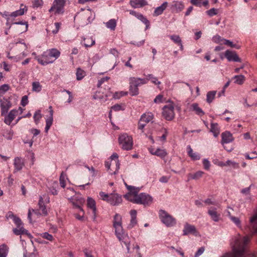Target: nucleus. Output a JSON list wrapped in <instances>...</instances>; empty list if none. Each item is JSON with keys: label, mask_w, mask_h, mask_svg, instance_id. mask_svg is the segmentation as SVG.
I'll return each instance as SVG.
<instances>
[{"label": "nucleus", "mask_w": 257, "mask_h": 257, "mask_svg": "<svg viewBox=\"0 0 257 257\" xmlns=\"http://www.w3.org/2000/svg\"><path fill=\"white\" fill-rule=\"evenodd\" d=\"M154 118V115L152 112H147L143 114L138 122V129L144 133L145 126L149 122L152 121Z\"/></svg>", "instance_id": "0eeeda50"}, {"label": "nucleus", "mask_w": 257, "mask_h": 257, "mask_svg": "<svg viewBox=\"0 0 257 257\" xmlns=\"http://www.w3.org/2000/svg\"><path fill=\"white\" fill-rule=\"evenodd\" d=\"M105 26L107 28L114 30L116 26V21L115 19H111L105 23Z\"/></svg>", "instance_id": "58836bf2"}, {"label": "nucleus", "mask_w": 257, "mask_h": 257, "mask_svg": "<svg viewBox=\"0 0 257 257\" xmlns=\"http://www.w3.org/2000/svg\"><path fill=\"white\" fill-rule=\"evenodd\" d=\"M223 38H222L221 37H220L219 35H216L213 37V41L216 43H219L221 41H223Z\"/></svg>", "instance_id": "e2e57ef3"}, {"label": "nucleus", "mask_w": 257, "mask_h": 257, "mask_svg": "<svg viewBox=\"0 0 257 257\" xmlns=\"http://www.w3.org/2000/svg\"><path fill=\"white\" fill-rule=\"evenodd\" d=\"M85 47H90L95 44V41L92 37L87 36L83 38L81 42Z\"/></svg>", "instance_id": "5701e85b"}, {"label": "nucleus", "mask_w": 257, "mask_h": 257, "mask_svg": "<svg viewBox=\"0 0 257 257\" xmlns=\"http://www.w3.org/2000/svg\"><path fill=\"white\" fill-rule=\"evenodd\" d=\"M78 15L84 21L86 24L90 23L94 19L92 12L89 9L83 13H78Z\"/></svg>", "instance_id": "9b49d317"}, {"label": "nucleus", "mask_w": 257, "mask_h": 257, "mask_svg": "<svg viewBox=\"0 0 257 257\" xmlns=\"http://www.w3.org/2000/svg\"><path fill=\"white\" fill-rule=\"evenodd\" d=\"M203 166H204V168L205 170H209V168H210V162L209 161L207 160V159H204L203 161Z\"/></svg>", "instance_id": "0e129e2a"}, {"label": "nucleus", "mask_w": 257, "mask_h": 257, "mask_svg": "<svg viewBox=\"0 0 257 257\" xmlns=\"http://www.w3.org/2000/svg\"><path fill=\"white\" fill-rule=\"evenodd\" d=\"M87 201L88 207L91 208L92 210L93 213L95 214L96 209L95 200L91 197H88Z\"/></svg>", "instance_id": "c9c22d12"}, {"label": "nucleus", "mask_w": 257, "mask_h": 257, "mask_svg": "<svg viewBox=\"0 0 257 257\" xmlns=\"http://www.w3.org/2000/svg\"><path fill=\"white\" fill-rule=\"evenodd\" d=\"M210 131L213 133L215 137H217L220 133V129L218 123H211Z\"/></svg>", "instance_id": "c85d7f7f"}, {"label": "nucleus", "mask_w": 257, "mask_h": 257, "mask_svg": "<svg viewBox=\"0 0 257 257\" xmlns=\"http://www.w3.org/2000/svg\"><path fill=\"white\" fill-rule=\"evenodd\" d=\"M171 8L176 12H179L184 9V6L182 2L176 1L174 2Z\"/></svg>", "instance_id": "bb28decb"}, {"label": "nucleus", "mask_w": 257, "mask_h": 257, "mask_svg": "<svg viewBox=\"0 0 257 257\" xmlns=\"http://www.w3.org/2000/svg\"><path fill=\"white\" fill-rule=\"evenodd\" d=\"M204 250H205V248L204 247H201L199 248L198 249V250H197V251L196 252V253L195 255V257H198V256L202 254L203 253V252L204 251Z\"/></svg>", "instance_id": "774afa93"}, {"label": "nucleus", "mask_w": 257, "mask_h": 257, "mask_svg": "<svg viewBox=\"0 0 257 257\" xmlns=\"http://www.w3.org/2000/svg\"><path fill=\"white\" fill-rule=\"evenodd\" d=\"M168 6L167 2H164L161 6L156 8L154 11V15L158 16L163 13L164 11L166 9Z\"/></svg>", "instance_id": "a878e982"}, {"label": "nucleus", "mask_w": 257, "mask_h": 257, "mask_svg": "<svg viewBox=\"0 0 257 257\" xmlns=\"http://www.w3.org/2000/svg\"><path fill=\"white\" fill-rule=\"evenodd\" d=\"M13 232L15 234L19 235L22 234H26L30 238H32V235L28 232L27 230L25 229L23 226H21L20 227H17L14 228Z\"/></svg>", "instance_id": "6ab92c4d"}, {"label": "nucleus", "mask_w": 257, "mask_h": 257, "mask_svg": "<svg viewBox=\"0 0 257 257\" xmlns=\"http://www.w3.org/2000/svg\"><path fill=\"white\" fill-rule=\"evenodd\" d=\"M118 158V155L114 153L110 156V161L105 162V167L111 175L117 174L119 169L120 164Z\"/></svg>", "instance_id": "20e7f679"}, {"label": "nucleus", "mask_w": 257, "mask_h": 257, "mask_svg": "<svg viewBox=\"0 0 257 257\" xmlns=\"http://www.w3.org/2000/svg\"><path fill=\"white\" fill-rule=\"evenodd\" d=\"M221 144H228L233 141V138L232 134L229 132H225L221 134Z\"/></svg>", "instance_id": "a211bd4d"}, {"label": "nucleus", "mask_w": 257, "mask_h": 257, "mask_svg": "<svg viewBox=\"0 0 257 257\" xmlns=\"http://www.w3.org/2000/svg\"><path fill=\"white\" fill-rule=\"evenodd\" d=\"M76 79L77 80L82 79L85 76V72L80 68H78L76 71Z\"/></svg>", "instance_id": "79ce46f5"}, {"label": "nucleus", "mask_w": 257, "mask_h": 257, "mask_svg": "<svg viewBox=\"0 0 257 257\" xmlns=\"http://www.w3.org/2000/svg\"><path fill=\"white\" fill-rule=\"evenodd\" d=\"M27 11V7L24 6V8H20V10H17L11 13L10 16L12 17H16L19 16L23 15Z\"/></svg>", "instance_id": "473e14b6"}, {"label": "nucleus", "mask_w": 257, "mask_h": 257, "mask_svg": "<svg viewBox=\"0 0 257 257\" xmlns=\"http://www.w3.org/2000/svg\"><path fill=\"white\" fill-rule=\"evenodd\" d=\"M13 220L15 223L17 225L18 227H20L21 226H22L23 223L20 218H19L18 217L15 216L13 218Z\"/></svg>", "instance_id": "4d7b16f0"}, {"label": "nucleus", "mask_w": 257, "mask_h": 257, "mask_svg": "<svg viewBox=\"0 0 257 257\" xmlns=\"http://www.w3.org/2000/svg\"><path fill=\"white\" fill-rule=\"evenodd\" d=\"M99 195L103 200L108 202L110 194H106L103 192H100L99 193Z\"/></svg>", "instance_id": "5fc2aeb1"}, {"label": "nucleus", "mask_w": 257, "mask_h": 257, "mask_svg": "<svg viewBox=\"0 0 257 257\" xmlns=\"http://www.w3.org/2000/svg\"><path fill=\"white\" fill-rule=\"evenodd\" d=\"M250 222L251 226L252 235L257 233V210L256 212L250 218Z\"/></svg>", "instance_id": "412c9836"}, {"label": "nucleus", "mask_w": 257, "mask_h": 257, "mask_svg": "<svg viewBox=\"0 0 257 257\" xmlns=\"http://www.w3.org/2000/svg\"><path fill=\"white\" fill-rule=\"evenodd\" d=\"M159 216L162 222L167 226H172L176 223L175 219L164 210L160 211Z\"/></svg>", "instance_id": "6e6552de"}, {"label": "nucleus", "mask_w": 257, "mask_h": 257, "mask_svg": "<svg viewBox=\"0 0 257 257\" xmlns=\"http://www.w3.org/2000/svg\"><path fill=\"white\" fill-rule=\"evenodd\" d=\"M122 202V198L120 195L117 193L110 194L108 203L112 205H117Z\"/></svg>", "instance_id": "2eb2a0df"}, {"label": "nucleus", "mask_w": 257, "mask_h": 257, "mask_svg": "<svg viewBox=\"0 0 257 257\" xmlns=\"http://www.w3.org/2000/svg\"><path fill=\"white\" fill-rule=\"evenodd\" d=\"M183 231L184 235H187L190 233L192 234L195 236L199 235V233L195 226L189 224L187 223L185 224L184 228Z\"/></svg>", "instance_id": "ddd939ff"}, {"label": "nucleus", "mask_w": 257, "mask_h": 257, "mask_svg": "<svg viewBox=\"0 0 257 257\" xmlns=\"http://www.w3.org/2000/svg\"><path fill=\"white\" fill-rule=\"evenodd\" d=\"M130 5L135 8H141L147 5V2L145 0H131Z\"/></svg>", "instance_id": "b1692460"}, {"label": "nucleus", "mask_w": 257, "mask_h": 257, "mask_svg": "<svg viewBox=\"0 0 257 257\" xmlns=\"http://www.w3.org/2000/svg\"><path fill=\"white\" fill-rule=\"evenodd\" d=\"M188 154L193 160H198L200 159V156L196 153H194L190 146L187 147Z\"/></svg>", "instance_id": "c756f323"}, {"label": "nucleus", "mask_w": 257, "mask_h": 257, "mask_svg": "<svg viewBox=\"0 0 257 257\" xmlns=\"http://www.w3.org/2000/svg\"><path fill=\"white\" fill-rule=\"evenodd\" d=\"M28 103V97L27 95H24L22 97L21 102V104L25 106Z\"/></svg>", "instance_id": "bf43d9fd"}, {"label": "nucleus", "mask_w": 257, "mask_h": 257, "mask_svg": "<svg viewBox=\"0 0 257 257\" xmlns=\"http://www.w3.org/2000/svg\"><path fill=\"white\" fill-rule=\"evenodd\" d=\"M9 251V247L5 244L0 245V257H7Z\"/></svg>", "instance_id": "e433bc0d"}, {"label": "nucleus", "mask_w": 257, "mask_h": 257, "mask_svg": "<svg viewBox=\"0 0 257 257\" xmlns=\"http://www.w3.org/2000/svg\"><path fill=\"white\" fill-rule=\"evenodd\" d=\"M224 56L228 61L241 62V59L235 51L226 50L225 52Z\"/></svg>", "instance_id": "4468645a"}, {"label": "nucleus", "mask_w": 257, "mask_h": 257, "mask_svg": "<svg viewBox=\"0 0 257 257\" xmlns=\"http://www.w3.org/2000/svg\"><path fill=\"white\" fill-rule=\"evenodd\" d=\"M109 77L107 76L102 78L98 81L97 86L98 87H100L103 83H104L105 81H107L109 80Z\"/></svg>", "instance_id": "69168bd1"}, {"label": "nucleus", "mask_w": 257, "mask_h": 257, "mask_svg": "<svg viewBox=\"0 0 257 257\" xmlns=\"http://www.w3.org/2000/svg\"><path fill=\"white\" fill-rule=\"evenodd\" d=\"M64 5V0H54L53 6L49 10V12H54L55 14H62Z\"/></svg>", "instance_id": "9d476101"}, {"label": "nucleus", "mask_w": 257, "mask_h": 257, "mask_svg": "<svg viewBox=\"0 0 257 257\" xmlns=\"http://www.w3.org/2000/svg\"><path fill=\"white\" fill-rule=\"evenodd\" d=\"M204 174V172L202 171H198L196 172L195 174L190 175L191 178L192 179L196 180L200 178H201L203 174Z\"/></svg>", "instance_id": "09e8293b"}, {"label": "nucleus", "mask_w": 257, "mask_h": 257, "mask_svg": "<svg viewBox=\"0 0 257 257\" xmlns=\"http://www.w3.org/2000/svg\"><path fill=\"white\" fill-rule=\"evenodd\" d=\"M225 164H226V166H231L232 167H233L234 169H237L239 167L238 163H237L235 162H234V161H232L229 160H227L225 162Z\"/></svg>", "instance_id": "c03bdc74"}, {"label": "nucleus", "mask_w": 257, "mask_h": 257, "mask_svg": "<svg viewBox=\"0 0 257 257\" xmlns=\"http://www.w3.org/2000/svg\"><path fill=\"white\" fill-rule=\"evenodd\" d=\"M0 104L2 115L6 114L12 106L11 101L4 97L3 99H0Z\"/></svg>", "instance_id": "f8f14e48"}, {"label": "nucleus", "mask_w": 257, "mask_h": 257, "mask_svg": "<svg viewBox=\"0 0 257 257\" xmlns=\"http://www.w3.org/2000/svg\"><path fill=\"white\" fill-rule=\"evenodd\" d=\"M60 55V52L56 49H51L44 52L41 56H36L35 58L39 64L45 65L52 63Z\"/></svg>", "instance_id": "7ed1b4c3"}, {"label": "nucleus", "mask_w": 257, "mask_h": 257, "mask_svg": "<svg viewBox=\"0 0 257 257\" xmlns=\"http://www.w3.org/2000/svg\"><path fill=\"white\" fill-rule=\"evenodd\" d=\"M43 4V0H34L32 2L33 7L34 8H38L41 7Z\"/></svg>", "instance_id": "3c124183"}, {"label": "nucleus", "mask_w": 257, "mask_h": 257, "mask_svg": "<svg viewBox=\"0 0 257 257\" xmlns=\"http://www.w3.org/2000/svg\"><path fill=\"white\" fill-rule=\"evenodd\" d=\"M50 116L46 120V126L45 131L46 133H47L50 129L51 126L52 124L53 118V110H52V106H50Z\"/></svg>", "instance_id": "393cba45"}, {"label": "nucleus", "mask_w": 257, "mask_h": 257, "mask_svg": "<svg viewBox=\"0 0 257 257\" xmlns=\"http://www.w3.org/2000/svg\"><path fill=\"white\" fill-rule=\"evenodd\" d=\"M11 89V86L8 84H4L0 86V97L3 96Z\"/></svg>", "instance_id": "4c0bfd02"}, {"label": "nucleus", "mask_w": 257, "mask_h": 257, "mask_svg": "<svg viewBox=\"0 0 257 257\" xmlns=\"http://www.w3.org/2000/svg\"><path fill=\"white\" fill-rule=\"evenodd\" d=\"M13 24L17 25L15 28L16 31L19 33H23L26 32L28 28V24L27 22H18L13 23Z\"/></svg>", "instance_id": "dca6fc26"}, {"label": "nucleus", "mask_w": 257, "mask_h": 257, "mask_svg": "<svg viewBox=\"0 0 257 257\" xmlns=\"http://www.w3.org/2000/svg\"><path fill=\"white\" fill-rule=\"evenodd\" d=\"M150 152L152 155L157 156L161 158H164L167 155L166 151L164 149H157L154 150L152 149L150 150Z\"/></svg>", "instance_id": "4be33fe9"}, {"label": "nucleus", "mask_w": 257, "mask_h": 257, "mask_svg": "<svg viewBox=\"0 0 257 257\" xmlns=\"http://www.w3.org/2000/svg\"><path fill=\"white\" fill-rule=\"evenodd\" d=\"M41 236L43 238L46 239L50 241H52L53 240V236L49 234L48 232H44L41 234Z\"/></svg>", "instance_id": "6e6d98bb"}, {"label": "nucleus", "mask_w": 257, "mask_h": 257, "mask_svg": "<svg viewBox=\"0 0 257 257\" xmlns=\"http://www.w3.org/2000/svg\"><path fill=\"white\" fill-rule=\"evenodd\" d=\"M118 142L123 150H131L133 148V138L126 133L122 134L119 136Z\"/></svg>", "instance_id": "423d86ee"}, {"label": "nucleus", "mask_w": 257, "mask_h": 257, "mask_svg": "<svg viewBox=\"0 0 257 257\" xmlns=\"http://www.w3.org/2000/svg\"><path fill=\"white\" fill-rule=\"evenodd\" d=\"M18 111L16 109H12L7 115L4 119V122L8 125H10L12 121L18 115Z\"/></svg>", "instance_id": "f3484780"}, {"label": "nucleus", "mask_w": 257, "mask_h": 257, "mask_svg": "<svg viewBox=\"0 0 257 257\" xmlns=\"http://www.w3.org/2000/svg\"><path fill=\"white\" fill-rule=\"evenodd\" d=\"M145 79L147 80V82L148 80H151L152 83L156 85H159L161 83V82L158 81L157 78L156 77H154L152 74H149L147 76V79Z\"/></svg>", "instance_id": "37998d69"}, {"label": "nucleus", "mask_w": 257, "mask_h": 257, "mask_svg": "<svg viewBox=\"0 0 257 257\" xmlns=\"http://www.w3.org/2000/svg\"><path fill=\"white\" fill-rule=\"evenodd\" d=\"M127 92H124V91H120V92H115L113 94V98L115 99H119L121 97L123 96H125L127 95Z\"/></svg>", "instance_id": "603ef678"}, {"label": "nucleus", "mask_w": 257, "mask_h": 257, "mask_svg": "<svg viewBox=\"0 0 257 257\" xmlns=\"http://www.w3.org/2000/svg\"><path fill=\"white\" fill-rule=\"evenodd\" d=\"M216 91H209L206 95V101L208 103H210L212 102L213 99L215 98V96L216 95Z\"/></svg>", "instance_id": "ea45409f"}, {"label": "nucleus", "mask_w": 257, "mask_h": 257, "mask_svg": "<svg viewBox=\"0 0 257 257\" xmlns=\"http://www.w3.org/2000/svg\"><path fill=\"white\" fill-rule=\"evenodd\" d=\"M206 13L208 16L212 17L217 14V10L215 8H212L206 11Z\"/></svg>", "instance_id": "680f3d73"}, {"label": "nucleus", "mask_w": 257, "mask_h": 257, "mask_svg": "<svg viewBox=\"0 0 257 257\" xmlns=\"http://www.w3.org/2000/svg\"><path fill=\"white\" fill-rule=\"evenodd\" d=\"M162 114L166 120H172L175 116L174 105L171 103L164 106L163 108Z\"/></svg>", "instance_id": "1a4fd4ad"}, {"label": "nucleus", "mask_w": 257, "mask_h": 257, "mask_svg": "<svg viewBox=\"0 0 257 257\" xmlns=\"http://www.w3.org/2000/svg\"><path fill=\"white\" fill-rule=\"evenodd\" d=\"M230 219L237 226H239L240 224V221L238 218L233 217V216H230Z\"/></svg>", "instance_id": "338daca9"}, {"label": "nucleus", "mask_w": 257, "mask_h": 257, "mask_svg": "<svg viewBox=\"0 0 257 257\" xmlns=\"http://www.w3.org/2000/svg\"><path fill=\"white\" fill-rule=\"evenodd\" d=\"M129 192L124 195V198L127 200L136 204H143L145 206L149 205L153 202V198L150 195L145 193L138 194L139 190L134 187L127 186Z\"/></svg>", "instance_id": "f257e3e1"}, {"label": "nucleus", "mask_w": 257, "mask_h": 257, "mask_svg": "<svg viewBox=\"0 0 257 257\" xmlns=\"http://www.w3.org/2000/svg\"><path fill=\"white\" fill-rule=\"evenodd\" d=\"M163 95L159 94L154 100V102L156 103H159L163 102Z\"/></svg>", "instance_id": "052dcab7"}, {"label": "nucleus", "mask_w": 257, "mask_h": 257, "mask_svg": "<svg viewBox=\"0 0 257 257\" xmlns=\"http://www.w3.org/2000/svg\"><path fill=\"white\" fill-rule=\"evenodd\" d=\"M147 83V80L137 77H130L129 79L130 93L132 96H136L139 94L138 86L141 84Z\"/></svg>", "instance_id": "39448f33"}, {"label": "nucleus", "mask_w": 257, "mask_h": 257, "mask_svg": "<svg viewBox=\"0 0 257 257\" xmlns=\"http://www.w3.org/2000/svg\"><path fill=\"white\" fill-rule=\"evenodd\" d=\"M170 39L175 43L179 44L182 42L180 37L178 35H172L170 37Z\"/></svg>", "instance_id": "864d4df0"}, {"label": "nucleus", "mask_w": 257, "mask_h": 257, "mask_svg": "<svg viewBox=\"0 0 257 257\" xmlns=\"http://www.w3.org/2000/svg\"><path fill=\"white\" fill-rule=\"evenodd\" d=\"M113 227L115 228V234L119 241L122 247L125 246L127 253H130L131 240L127 233H125L122 229L121 223V216L116 214L114 217Z\"/></svg>", "instance_id": "f03ea898"}, {"label": "nucleus", "mask_w": 257, "mask_h": 257, "mask_svg": "<svg viewBox=\"0 0 257 257\" xmlns=\"http://www.w3.org/2000/svg\"><path fill=\"white\" fill-rule=\"evenodd\" d=\"M244 156L246 159H253L257 158V153L255 151H253L250 154H245Z\"/></svg>", "instance_id": "de8ad7c7"}, {"label": "nucleus", "mask_w": 257, "mask_h": 257, "mask_svg": "<svg viewBox=\"0 0 257 257\" xmlns=\"http://www.w3.org/2000/svg\"><path fill=\"white\" fill-rule=\"evenodd\" d=\"M216 210V209L215 208L210 209L208 210V213L212 219L214 221L217 222L219 220V214L217 213Z\"/></svg>", "instance_id": "cd10ccee"}, {"label": "nucleus", "mask_w": 257, "mask_h": 257, "mask_svg": "<svg viewBox=\"0 0 257 257\" xmlns=\"http://www.w3.org/2000/svg\"><path fill=\"white\" fill-rule=\"evenodd\" d=\"M41 117L42 114L41 113V111L40 110H38L35 112L34 115V119L36 123H38Z\"/></svg>", "instance_id": "a18cd8bd"}, {"label": "nucleus", "mask_w": 257, "mask_h": 257, "mask_svg": "<svg viewBox=\"0 0 257 257\" xmlns=\"http://www.w3.org/2000/svg\"><path fill=\"white\" fill-rule=\"evenodd\" d=\"M137 211L136 210H132L130 211V215L131 216V220L130 225L131 227L134 226L137 223Z\"/></svg>", "instance_id": "2f4dec72"}, {"label": "nucleus", "mask_w": 257, "mask_h": 257, "mask_svg": "<svg viewBox=\"0 0 257 257\" xmlns=\"http://www.w3.org/2000/svg\"><path fill=\"white\" fill-rule=\"evenodd\" d=\"M15 172L20 171L24 166V162L22 158L16 157L14 159Z\"/></svg>", "instance_id": "aec40b11"}, {"label": "nucleus", "mask_w": 257, "mask_h": 257, "mask_svg": "<svg viewBox=\"0 0 257 257\" xmlns=\"http://www.w3.org/2000/svg\"><path fill=\"white\" fill-rule=\"evenodd\" d=\"M191 3L196 6L201 7L202 5L206 6L208 5V0H191Z\"/></svg>", "instance_id": "7c9ffc66"}, {"label": "nucleus", "mask_w": 257, "mask_h": 257, "mask_svg": "<svg viewBox=\"0 0 257 257\" xmlns=\"http://www.w3.org/2000/svg\"><path fill=\"white\" fill-rule=\"evenodd\" d=\"M191 108L192 110L194 111L195 113L199 115L202 116L204 115V112L202 109L199 107L197 103H194L191 104Z\"/></svg>", "instance_id": "f704fd0d"}, {"label": "nucleus", "mask_w": 257, "mask_h": 257, "mask_svg": "<svg viewBox=\"0 0 257 257\" xmlns=\"http://www.w3.org/2000/svg\"><path fill=\"white\" fill-rule=\"evenodd\" d=\"M223 43L225 45H226L230 47L236 48L237 49L240 48L239 46H238L236 45L233 44V43L230 40L223 39Z\"/></svg>", "instance_id": "49530a36"}, {"label": "nucleus", "mask_w": 257, "mask_h": 257, "mask_svg": "<svg viewBox=\"0 0 257 257\" xmlns=\"http://www.w3.org/2000/svg\"><path fill=\"white\" fill-rule=\"evenodd\" d=\"M139 20L141 21L143 23H144L146 25V29H147L149 27L150 23L149 21L146 18L143 16V15L140 16L139 18Z\"/></svg>", "instance_id": "8fccbe9b"}, {"label": "nucleus", "mask_w": 257, "mask_h": 257, "mask_svg": "<svg viewBox=\"0 0 257 257\" xmlns=\"http://www.w3.org/2000/svg\"><path fill=\"white\" fill-rule=\"evenodd\" d=\"M232 79L234 80V83L238 85L242 84L245 81V77L243 75H235Z\"/></svg>", "instance_id": "72a5a7b5"}, {"label": "nucleus", "mask_w": 257, "mask_h": 257, "mask_svg": "<svg viewBox=\"0 0 257 257\" xmlns=\"http://www.w3.org/2000/svg\"><path fill=\"white\" fill-rule=\"evenodd\" d=\"M60 184L62 188H64L65 187L66 184H65V177L63 175V173L62 172L60 176Z\"/></svg>", "instance_id": "13d9d810"}, {"label": "nucleus", "mask_w": 257, "mask_h": 257, "mask_svg": "<svg viewBox=\"0 0 257 257\" xmlns=\"http://www.w3.org/2000/svg\"><path fill=\"white\" fill-rule=\"evenodd\" d=\"M42 88V85L38 81H35L32 83V91L36 92H39Z\"/></svg>", "instance_id": "a19ab883"}]
</instances>
